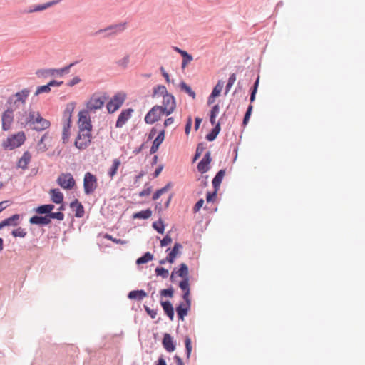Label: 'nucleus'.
I'll use <instances>...</instances> for the list:
<instances>
[{"label":"nucleus","instance_id":"obj_1","mask_svg":"<svg viewBox=\"0 0 365 365\" xmlns=\"http://www.w3.org/2000/svg\"><path fill=\"white\" fill-rule=\"evenodd\" d=\"M176 277L182 278L178 282V287L182 292L190 289L189 267L187 264L182 262L179 264L178 269L176 268L173 269L169 279L170 282H175Z\"/></svg>","mask_w":365,"mask_h":365},{"label":"nucleus","instance_id":"obj_2","mask_svg":"<svg viewBox=\"0 0 365 365\" xmlns=\"http://www.w3.org/2000/svg\"><path fill=\"white\" fill-rule=\"evenodd\" d=\"M181 297L183 299V302H180L176 305L175 311L178 320L184 321L185 317L188 314L191 309V289H187L182 292Z\"/></svg>","mask_w":365,"mask_h":365},{"label":"nucleus","instance_id":"obj_3","mask_svg":"<svg viewBox=\"0 0 365 365\" xmlns=\"http://www.w3.org/2000/svg\"><path fill=\"white\" fill-rule=\"evenodd\" d=\"M64 214L61 212H51L48 216H40V215H33L31 216L29 222L31 225H38L39 227H45L51 223L52 220H57L58 221H62L64 219Z\"/></svg>","mask_w":365,"mask_h":365},{"label":"nucleus","instance_id":"obj_4","mask_svg":"<svg viewBox=\"0 0 365 365\" xmlns=\"http://www.w3.org/2000/svg\"><path fill=\"white\" fill-rule=\"evenodd\" d=\"M26 140V134L24 131H19L17 133L12 134L7 137L3 141L2 147L4 150H11L21 146Z\"/></svg>","mask_w":365,"mask_h":365},{"label":"nucleus","instance_id":"obj_5","mask_svg":"<svg viewBox=\"0 0 365 365\" xmlns=\"http://www.w3.org/2000/svg\"><path fill=\"white\" fill-rule=\"evenodd\" d=\"M126 98L127 95L125 92H117L106 103V106L108 113L113 114L118 110L124 103Z\"/></svg>","mask_w":365,"mask_h":365},{"label":"nucleus","instance_id":"obj_6","mask_svg":"<svg viewBox=\"0 0 365 365\" xmlns=\"http://www.w3.org/2000/svg\"><path fill=\"white\" fill-rule=\"evenodd\" d=\"M92 130H85L83 131L78 130V133L74 141V146L80 150H83L86 149L91 143L93 140Z\"/></svg>","mask_w":365,"mask_h":365},{"label":"nucleus","instance_id":"obj_7","mask_svg":"<svg viewBox=\"0 0 365 365\" xmlns=\"http://www.w3.org/2000/svg\"><path fill=\"white\" fill-rule=\"evenodd\" d=\"M108 96L105 93L101 96H98L96 93L93 94L89 101L86 103V110L88 112H94L96 110L103 107L106 101Z\"/></svg>","mask_w":365,"mask_h":365},{"label":"nucleus","instance_id":"obj_8","mask_svg":"<svg viewBox=\"0 0 365 365\" xmlns=\"http://www.w3.org/2000/svg\"><path fill=\"white\" fill-rule=\"evenodd\" d=\"M51 126V122L43 118L39 112L33 114V119L31 122L30 128L31 130L40 132L43 131Z\"/></svg>","mask_w":365,"mask_h":365},{"label":"nucleus","instance_id":"obj_9","mask_svg":"<svg viewBox=\"0 0 365 365\" xmlns=\"http://www.w3.org/2000/svg\"><path fill=\"white\" fill-rule=\"evenodd\" d=\"M57 184L63 190H71L76 187V180L70 173H61L57 180Z\"/></svg>","mask_w":365,"mask_h":365},{"label":"nucleus","instance_id":"obj_10","mask_svg":"<svg viewBox=\"0 0 365 365\" xmlns=\"http://www.w3.org/2000/svg\"><path fill=\"white\" fill-rule=\"evenodd\" d=\"M97 187L98 179L96 176L90 172L86 173L83 178L84 193L89 195L95 191Z\"/></svg>","mask_w":365,"mask_h":365},{"label":"nucleus","instance_id":"obj_11","mask_svg":"<svg viewBox=\"0 0 365 365\" xmlns=\"http://www.w3.org/2000/svg\"><path fill=\"white\" fill-rule=\"evenodd\" d=\"M33 114H35L34 110H30L29 113L25 110L18 111L16 113V122L19 128L22 129L27 126L30 127L31 120L33 119Z\"/></svg>","mask_w":365,"mask_h":365},{"label":"nucleus","instance_id":"obj_12","mask_svg":"<svg viewBox=\"0 0 365 365\" xmlns=\"http://www.w3.org/2000/svg\"><path fill=\"white\" fill-rule=\"evenodd\" d=\"M89 113L86 109H83L78 114V130L85 131V130H93V125Z\"/></svg>","mask_w":365,"mask_h":365},{"label":"nucleus","instance_id":"obj_13","mask_svg":"<svg viewBox=\"0 0 365 365\" xmlns=\"http://www.w3.org/2000/svg\"><path fill=\"white\" fill-rule=\"evenodd\" d=\"M125 25H126V23L112 24V25H110L104 29H101L98 30L97 31H96L93 34V35L97 36L98 34L105 33L106 31H110V33H107L103 36L104 38H108L111 36L117 34L118 33L123 31L125 29Z\"/></svg>","mask_w":365,"mask_h":365},{"label":"nucleus","instance_id":"obj_14","mask_svg":"<svg viewBox=\"0 0 365 365\" xmlns=\"http://www.w3.org/2000/svg\"><path fill=\"white\" fill-rule=\"evenodd\" d=\"M61 1V0H53V1H48V2H46L45 4H38V5H33V6H29L26 9H20V10H19L18 11V14H30V13H33V12L42 11L46 10V9H47L48 8H49V7H51L52 6H54V5L57 4H58Z\"/></svg>","mask_w":365,"mask_h":365},{"label":"nucleus","instance_id":"obj_15","mask_svg":"<svg viewBox=\"0 0 365 365\" xmlns=\"http://www.w3.org/2000/svg\"><path fill=\"white\" fill-rule=\"evenodd\" d=\"M162 114L160 112L159 105L153 106L146 113L144 121L146 124L153 125L160 120Z\"/></svg>","mask_w":365,"mask_h":365},{"label":"nucleus","instance_id":"obj_16","mask_svg":"<svg viewBox=\"0 0 365 365\" xmlns=\"http://www.w3.org/2000/svg\"><path fill=\"white\" fill-rule=\"evenodd\" d=\"M133 112H134V109L132 108H128L122 110L117 118V120L115 122V128H122L126 123V122L131 118Z\"/></svg>","mask_w":365,"mask_h":365},{"label":"nucleus","instance_id":"obj_17","mask_svg":"<svg viewBox=\"0 0 365 365\" xmlns=\"http://www.w3.org/2000/svg\"><path fill=\"white\" fill-rule=\"evenodd\" d=\"M212 160L210 151H207L197 165L198 172L201 174L207 173L210 169Z\"/></svg>","mask_w":365,"mask_h":365},{"label":"nucleus","instance_id":"obj_18","mask_svg":"<svg viewBox=\"0 0 365 365\" xmlns=\"http://www.w3.org/2000/svg\"><path fill=\"white\" fill-rule=\"evenodd\" d=\"M162 346L166 351L171 353L176 349V341L169 333H164L162 339Z\"/></svg>","mask_w":365,"mask_h":365},{"label":"nucleus","instance_id":"obj_19","mask_svg":"<svg viewBox=\"0 0 365 365\" xmlns=\"http://www.w3.org/2000/svg\"><path fill=\"white\" fill-rule=\"evenodd\" d=\"M165 130L164 128L159 130L157 136L155 138L152 143L151 148L150 149V154H155L159 149L160 145L165 140Z\"/></svg>","mask_w":365,"mask_h":365},{"label":"nucleus","instance_id":"obj_20","mask_svg":"<svg viewBox=\"0 0 365 365\" xmlns=\"http://www.w3.org/2000/svg\"><path fill=\"white\" fill-rule=\"evenodd\" d=\"M160 304L163 308L164 314L168 317L170 321H173L175 317V310L172 302L170 300H160Z\"/></svg>","mask_w":365,"mask_h":365},{"label":"nucleus","instance_id":"obj_21","mask_svg":"<svg viewBox=\"0 0 365 365\" xmlns=\"http://www.w3.org/2000/svg\"><path fill=\"white\" fill-rule=\"evenodd\" d=\"M70 207L75 212V217L77 218H81L84 216L85 209L82 203L77 199L75 198L69 204Z\"/></svg>","mask_w":365,"mask_h":365},{"label":"nucleus","instance_id":"obj_22","mask_svg":"<svg viewBox=\"0 0 365 365\" xmlns=\"http://www.w3.org/2000/svg\"><path fill=\"white\" fill-rule=\"evenodd\" d=\"M183 248V246L180 242H175L174 245L172 248L168 247L166 249L165 252L167 255L169 256V258L173 259L174 262L175 261L177 257H179L182 255L181 250Z\"/></svg>","mask_w":365,"mask_h":365},{"label":"nucleus","instance_id":"obj_23","mask_svg":"<svg viewBox=\"0 0 365 365\" xmlns=\"http://www.w3.org/2000/svg\"><path fill=\"white\" fill-rule=\"evenodd\" d=\"M76 103L75 102H71L68 103L66 105V107L63 111V124H67V125H71L72 123V113L75 109L76 107Z\"/></svg>","mask_w":365,"mask_h":365},{"label":"nucleus","instance_id":"obj_24","mask_svg":"<svg viewBox=\"0 0 365 365\" xmlns=\"http://www.w3.org/2000/svg\"><path fill=\"white\" fill-rule=\"evenodd\" d=\"M14 115L9 111H4L1 114V129L7 131L11 128V125L14 122Z\"/></svg>","mask_w":365,"mask_h":365},{"label":"nucleus","instance_id":"obj_25","mask_svg":"<svg viewBox=\"0 0 365 365\" xmlns=\"http://www.w3.org/2000/svg\"><path fill=\"white\" fill-rule=\"evenodd\" d=\"M226 173V169H220L217 172L215 177L213 178L212 180V187L214 190H220V185L222 183V181Z\"/></svg>","mask_w":365,"mask_h":365},{"label":"nucleus","instance_id":"obj_26","mask_svg":"<svg viewBox=\"0 0 365 365\" xmlns=\"http://www.w3.org/2000/svg\"><path fill=\"white\" fill-rule=\"evenodd\" d=\"M51 201L53 204H59L64 200V195L58 188H52L49 191Z\"/></svg>","mask_w":365,"mask_h":365},{"label":"nucleus","instance_id":"obj_27","mask_svg":"<svg viewBox=\"0 0 365 365\" xmlns=\"http://www.w3.org/2000/svg\"><path fill=\"white\" fill-rule=\"evenodd\" d=\"M148 296L147 292L143 289H135L128 292V298L131 300L141 301Z\"/></svg>","mask_w":365,"mask_h":365},{"label":"nucleus","instance_id":"obj_28","mask_svg":"<svg viewBox=\"0 0 365 365\" xmlns=\"http://www.w3.org/2000/svg\"><path fill=\"white\" fill-rule=\"evenodd\" d=\"M31 154L30 153V152L25 151L23 155L21 156V158H20V159L18 160L17 167L20 168L23 170L27 169L28 165H29V162L31 161Z\"/></svg>","mask_w":365,"mask_h":365},{"label":"nucleus","instance_id":"obj_29","mask_svg":"<svg viewBox=\"0 0 365 365\" xmlns=\"http://www.w3.org/2000/svg\"><path fill=\"white\" fill-rule=\"evenodd\" d=\"M20 218L21 215L19 214H14L11 215L10 217L5 218L2 220V222L5 227L8 226H17L20 224Z\"/></svg>","mask_w":365,"mask_h":365},{"label":"nucleus","instance_id":"obj_30","mask_svg":"<svg viewBox=\"0 0 365 365\" xmlns=\"http://www.w3.org/2000/svg\"><path fill=\"white\" fill-rule=\"evenodd\" d=\"M78 63H79L78 61H73V62L69 63L68 65L64 66L63 68H51L52 76L57 74L60 76H63V74L68 73L70 69L72 67H73L74 66H76V64H78Z\"/></svg>","mask_w":365,"mask_h":365},{"label":"nucleus","instance_id":"obj_31","mask_svg":"<svg viewBox=\"0 0 365 365\" xmlns=\"http://www.w3.org/2000/svg\"><path fill=\"white\" fill-rule=\"evenodd\" d=\"M30 93L29 88H24L20 91L16 92L15 94L10 96L11 97L16 99V101H20L22 104L26 103L27 98L29 97Z\"/></svg>","mask_w":365,"mask_h":365},{"label":"nucleus","instance_id":"obj_32","mask_svg":"<svg viewBox=\"0 0 365 365\" xmlns=\"http://www.w3.org/2000/svg\"><path fill=\"white\" fill-rule=\"evenodd\" d=\"M152 210L150 208H147L145 210H142L139 212H134L132 215L133 219H140V220H147L152 216Z\"/></svg>","mask_w":365,"mask_h":365},{"label":"nucleus","instance_id":"obj_33","mask_svg":"<svg viewBox=\"0 0 365 365\" xmlns=\"http://www.w3.org/2000/svg\"><path fill=\"white\" fill-rule=\"evenodd\" d=\"M173 186V184L172 182H168L164 187L158 189L154 192L152 196L153 200H157L160 198V197L163 195L164 193L167 192L169 189H170Z\"/></svg>","mask_w":365,"mask_h":365},{"label":"nucleus","instance_id":"obj_34","mask_svg":"<svg viewBox=\"0 0 365 365\" xmlns=\"http://www.w3.org/2000/svg\"><path fill=\"white\" fill-rule=\"evenodd\" d=\"M170 106H176V100L172 93L168 92L166 95L163 96L162 105L160 106L168 107Z\"/></svg>","mask_w":365,"mask_h":365},{"label":"nucleus","instance_id":"obj_35","mask_svg":"<svg viewBox=\"0 0 365 365\" xmlns=\"http://www.w3.org/2000/svg\"><path fill=\"white\" fill-rule=\"evenodd\" d=\"M153 259H154L153 255L152 253H150V252H146L141 257H138L136 259L135 263L137 265L139 266L141 264H145L148 263V262L152 261Z\"/></svg>","mask_w":365,"mask_h":365},{"label":"nucleus","instance_id":"obj_36","mask_svg":"<svg viewBox=\"0 0 365 365\" xmlns=\"http://www.w3.org/2000/svg\"><path fill=\"white\" fill-rule=\"evenodd\" d=\"M220 112V106L219 104L214 105L209 113V120L211 125L215 124L216 118Z\"/></svg>","mask_w":365,"mask_h":365},{"label":"nucleus","instance_id":"obj_37","mask_svg":"<svg viewBox=\"0 0 365 365\" xmlns=\"http://www.w3.org/2000/svg\"><path fill=\"white\" fill-rule=\"evenodd\" d=\"M168 93L167 88L164 85H157L153 88L152 98H155L157 96H163Z\"/></svg>","mask_w":365,"mask_h":365},{"label":"nucleus","instance_id":"obj_38","mask_svg":"<svg viewBox=\"0 0 365 365\" xmlns=\"http://www.w3.org/2000/svg\"><path fill=\"white\" fill-rule=\"evenodd\" d=\"M152 227L158 233L161 235L164 233L165 225L161 217L157 221L153 222Z\"/></svg>","mask_w":365,"mask_h":365},{"label":"nucleus","instance_id":"obj_39","mask_svg":"<svg viewBox=\"0 0 365 365\" xmlns=\"http://www.w3.org/2000/svg\"><path fill=\"white\" fill-rule=\"evenodd\" d=\"M179 87L181 91L186 93L189 96L192 97L193 99L195 98V97H196L195 92L185 81H181L179 84Z\"/></svg>","mask_w":365,"mask_h":365},{"label":"nucleus","instance_id":"obj_40","mask_svg":"<svg viewBox=\"0 0 365 365\" xmlns=\"http://www.w3.org/2000/svg\"><path fill=\"white\" fill-rule=\"evenodd\" d=\"M206 145H207V144L204 142H201L197 144L195 153L192 157V163H195L200 158L202 152L206 148Z\"/></svg>","mask_w":365,"mask_h":365},{"label":"nucleus","instance_id":"obj_41","mask_svg":"<svg viewBox=\"0 0 365 365\" xmlns=\"http://www.w3.org/2000/svg\"><path fill=\"white\" fill-rule=\"evenodd\" d=\"M120 165V161L119 159H114L113 160L112 165L108 171V175L110 178H113L116 175Z\"/></svg>","mask_w":365,"mask_h":365},{"label":"nucleus","instance_id":"obj_42","mask_svg":"<svg viewBox=\"0 0 365 365\" xmlns=\"http://www.w3.org/2000/svg\"><path fill=\"white\" fill-rule=\"evenodd\" d=\"M252 110H253V106L250 104L247 108V110L245 111V113L243 119H242V127L243 128H245L247 125L249 120L250 119V117L252 115Z\"/></svg>","mask_w":365,"mask_h":365},{"label":"nucleus","instance_id":"obj_43","mask_svg":"<svg viewBox=\"0 0 365 365\" xmlns=\"http://www.w3.org/2000/svg\"><path fill=\"white\" fill-rule=\"evenodd\" d=\"M71 125L63 124L62 143L66 144L69 140Z\"/></svg>","mask_w":365,"mask_h":365},{"label":"nucleus","instance_id":"obj_44","mask_svg":"<svg viewBox=\"0 0 365 365\" xmlns=\"http://www.w3.org/2000/svg\"><path fill=\"white\" fill-rule=\"evenodd\" d=\"M48 132H46L41 136V139L39 140V141L37 144V149H38V152L43 153L48 150L46 145L44 144L45 140L48 138Z\"/></svg>","mask_w":365,"mask_h":365},{"label":"nucleus","instance_id":"obj_45","mask_svg":"<svg viewBox=\"0 0 365 365\" xmlns=\"http://www.w3.org/2000/svg\"><path fill=\"white\" fill-rule=\"evenodd\" d=\"M175 289L172 285L166 289H163L160 291V296L165 298H173L174 296Z\"/></svg>","mask_w":365,"mask_h":365},{"label":"nucleus","instance_id":"obj_46","mask_svg":"<svg viewBox=\"0 0 365 365\" xmlns=\"http://www.w3.org/2000/svg\"><path fill=\"white\" fill-rule=\"evenodd\" d=\"M155 274L157 277H161L163 279H165L169 276V271L162 266H158L155 269Z\"/></svg>","mask_w":365,"mask_h":365},{"label":"nucleus","instance_id":"obj_47","mask_svg":"<svg viewBox=\"0 0 365 365\" xmlns=\"http://www.w3.org/2000/svg\"><path fill=\"white\" fill-rule=\"evenodd\" d=\"M33 212L36 213L35 215L40 216H48V213L46 209V205L43 204L40 205L33 209Z\"/></svg>","mask_w":365,"mask_h":365},{"label":"nucleus","instance_id":"obj_48","mask_svg":"<svg viewBox=\"0 0 365 365\" xmlns=\"http://www.w3.org/2000/svg\"><path fill=\"white\" fill-rule=\"evenodd\" d=\"M11 234L15 238H16V237L24 238L27 235V232L26 231V230L24 228H22L21 227H19L18 228L13 230L11 231Z\"/></svg>","mask_w":365,"mask_h":365},{"label":"nucleus","instance_id":"obj_49","mask_svg":"<svg viewBox=\"0 0 365 365\" xmlns=\"http://www.w3.org/2000/svg\"><path fill=\"white\" fill-rule=\"evenodd\" d=\"M182 62L181 64L182 69H184L188 63H190L192 60L193 57L188 52L185 51V53H182Z\"/></svg>","mask_w":365,"mask_h":365},{"label":"nucleus","instance_id":"obj_50","mask_svg":"<svg viewBox=\"0 0 365 365\" xmlns=\"http://www.w3.org/2000/svg\"><path fill=\"white\" fill-rule=\"evenodd\" d=\"M160 112L161 113L162 115L169 116L171 115L174 110L176 108V106H170L168 107L167 106H160Z\"/></svg>","mask_w":365,"mask_h":365},{"label":"nucleus","instance_id":"obj_51","mask_svg":"<svg viewBox=\"0 0 365 365\" xmlns=\"http://www.w3.org/2000/svg\"><path fill=\"white\" fill-rule=\"evenodd\" d=\"M51 87L49 86V83H48L46 85L39 86L36 88V92L34 93V96H38L41 93H48L51 91Z\"/></svg>","mask_w":365,"mask_h":365},{"label":"nucleus","instance_id":"obj_52","mask_svg":"<svg viewBox=\"0 0 365 365\" xmlns=\"http://www.w3.org/2000/svg\"><path fill=\"white\" fill-rule=\"evenodd\" d=\"M218 190H219L213 189V191H208L206 193V201L207 204L210 202H214L216 200Z\"/></svg>","mask_w":365,"mask_h":365},{"label":"nucleus","instance_id":"obj_53","mask_svg":"<svg viewBox=\"0 0 365 365\" xmlns=\"http://www.w3.org/2000/svg\"><path fill=\"white\" fill-rule=\"evenodd\" d=\"M170 232L171 231H168L167 232V234L165 235V237L162 240H160V247H167L168 245H169L172 243L173 240L170 235Z\"/></svg>","mask_w":365,"mask_h":365},{"label":"nucleus","instance_id":"obj_54","mask_svg":"<svg viewBox=\"0 0 365 365\" xmlns=\"http://www.w3.org/2000/svg\"><path fill=\"white\" fill-rule=\"evenodd\" d=\"M236 81V74L235 73H231L229 76L227 83L225 86V94H227L230 90L231 89L232 86H233L234 83Z\"/></svg>","mask_w":365,"mask_h":365},{"label":"nucleus","instance_id":"obj_55","mask_svg":"<svg viewBox=\"0 0 365 365\" xmlns=\"http://www.w3.org/2000/svg\"><path fill=\"white\" fill-rule=\"evenodd\" d=\"M223 87V83L219 81L217 84L212 88L211 93L217 97L220 96Z\"/></svg>","mask_w":365,"mask_h":365},{"label":"nucleus","instance_id":"obj_56","mask_svg":"<svg viewBox=\"0 0 365 365\" xmlns=\"http://www.w3.org/2000/svg\"><path fill=\"white\" fill-rule=\"evenodd\" d=\"M36 74L38 77L47 78L49 76H52L51 68L38 69L36 71Z\"/></svg>","mask_w":365,"mask_h":365},{"label":"nucleus","instance_id":"obj_57","mask_svg":"<svg viewBox=\"0 0 365 365\" xmlns=\"http://www.w3.org/2000/svg\"><path fill=\"white\" fill-rule=\"evenodd\" d=\"M103 237L105 239L111 240L112 242H115L116 244H122V245H123V244H126L128 242L126 240L115 238L112 235H109L108 233H106L104 235Z\"/></svg>","mask_w":365,"mask_h":365},{"label":"nucleus","instance_id":"obj_58","mask_svg":"<svg viewBox=\"0 0 365 365\" xmlns=\"http://www.w3.org/2000/svg\"><path fill=\"white\" fill-rule=\"evenodd\" d=\"M152 191V186L149 185V182H146L145 184V188L139 192L140 197H145L148 196L151 193Z\"/></svg>","mask_w":365,"mask_h":365},{"label":"nucleus","instance_id":"obj_59","mask_svg":"<svg viewBox=\"0 0 365 365\" xmlns=\"http://www.w3.org/2000/svg\"><path fill=\"white\" fill-rule=\"evenodd\" d=\"M218 135L219 133L212 128L210 131L205 135V139L209 142H212L217 138Z\"/></svg>","mask_w":365,"mask_h":365},{"label":"nucleus","instance_id":"obj_60","mask_svg":"<svg viewBox=\"0 0 365 365\" xmlns=\"http://www.w3.org/2000/svg\"><path fill=\"white\" fill-rule=\"evenodd\" d=\"M143 308L147 313L148 315L153 319H154L157 316V309H152L147 305H143Z\"/></svg>","mask_w":365,"mask_h":365},{"label":"nucleus","instance_id":"obj_61","mask_svg":"<svg viewBox=\"0 0 365 365\" xmlns=\"http://www.w3.org/2000/svg\"><path fill=\"white\" fill-rule=\"evenodd\" d=\"M225 116V113H224V114L220 118L218 121L217 123L215 122V124L212 125L214 126L212 129L218 133H220V132L221 131V124L223 123V119Z\"/></svg>","mask_w":365,"mask_h":365},{"label":"nucleus","instance_id":"obj_62","mask_svg":"<svg viewBox=\"0 0 365 365\" xmlns=\"http://www.w3.org/2000/svg\"><path fill=\"white\" fill-rule=\"evenodd\" d=\"M192 118L191 115H189L187 118V121H186L185 126V133L186 135H188L190 133L191 128H192Z\"/></svg>","mask_w":365,"mask_h":365},{"label":"nucleus","instance_id":"obj_63","mask_svg":"<svg viewBox=\"0 0 365 365\" xmlns=\"http://www.w3.org/2000/svg\"><path fill=\"white\" fill-rule=\"evenodd\" d=\"M130 57L128 55L124 56L122 59L119 60L117 63L119 66L123 67V68H126L128 67V64L129 63Z\"/></svg>","mask_w":365,"mask_h":365},{"label":"nucleus","instance_id":"obj_64","mask_svg":"<svg viewBox=\"0 0 365 365\" xmlns=\"http://www.w3.org/2000/svg\"><path fill=\"white\" fill-rule=\"evenodd\" d=\"M204 205V200L202 198L199 199L196 203L195 204L192 211L194 213H197L200 210V209Z\"/></svg>","mask_w":365,"mask_h":365}]
</instances>
